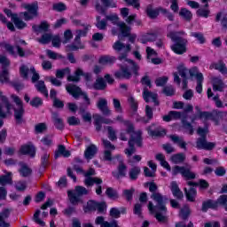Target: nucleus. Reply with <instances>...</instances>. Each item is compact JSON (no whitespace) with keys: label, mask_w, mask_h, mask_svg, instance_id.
I'll use <instances>...</instances> for the list:
<instances>
[{"label":"nucleus","mask_w":227,"mask_h":227,"mask_svg":"<svg viewBox=\"0 0 227 227\" xmlns=\"http://www.w3.org/2000/svg\"><path fill=\"white\" fill-rule=\"evenodd\" d=\"M12 100H13L14 104H16L18 108L13 107V105L8 99V97L3 95V91L0 90V118H6L7 114L12 113V109L14 111V120L16 125H22L24 123V114H26V109H24V103L22 99L15 94L11 95ZM6 109V113L3 111V109Z\"/></svg>","instance_id":"obj_1"},{"label":"nucleus","mask_w":227,"mask_h":227,"mask_svg":"<svg viewBox=\"0 0 227 227\" xmlns=\"http://www.w3.org/2000/svg\"><path fill=\"white\" fill-rule=\"evenodd\" d=\"M129 53L126 51L121 53L118 57L119 61H126L129 65H121L120 70L115 71L114 77L118 81L125 79L129 81L132 78V75L135 77L139 76V65L136 63L133 59H128Z\"/></svg>","instance_id":"obj_2"},{"label":"nucleus","mask_w":227,"mask_h":227,"mask_svg":"<svg viewBox=\"0 0 227 227\" xmlns=\"http://www.w3.org/2000/svg\"><path fill=\"white\" fill-rule=\"evenodd\" d=\"M180 35H184V32H169L167 36L170 38L173 43L170 46L171 51L177 54V56H182V54H185L187 52V39L180 36Z\"/></svg>","instance_id":"obj_3"},{"label":"nucleus","mask_w":227,"mask_h":227,"mask_svg":"<svg viewBox=\"0 0 227 227\" xmlns=\"http://www.w3.org/2000/svg\"><path fill=\"white\" fill-rule=\"evenodd\" d=\"M145 187H149V192L151 194V200L157 203L156 207L160 210V212H163V214L168 213V207H166V203H168V197L161 195L160 192H157L159 190V186L155 182H147L145 184Z\"/></svg>","instance_id":"obj_4"},{"label":"nucleus","mask_w":227,"mask_h":227,"mask_svg":"<svg viewBox=\"0 0 227 227\" xmlns=\"http://www.w3.org/2000/svg\"><path fill=\"white\" fill-rule=\"evenodd\" d=\"M197 134L200 136L197 139L196 148L197 150H206L207 152H212L214 148H215V142H208L207 141V134H208V127L205 126L204 128L199 127L197 129Z\"/></svg>","instance_id":"obj_5"},{"label":"nucleus","mask_w":227,"mask_h":227,"mask_svg":"<svg viewBox=\"0 0 227 227\" xmlns=\"http://www.w3.org/2000/svg\"><path fill=\"white\" fill-rule=\"evenodd\" d=\"M0 82L2 84H10L12 81H10V65L12 62L10 59L4 55H0Z\"/></svg>","instance_id":"obj_6"},{"label":"nucleus","mask_w":227,"mask_h":227,"mask_svg":"<svg viewBox=\"0 0 227 227\" xmlns=\"http://www.w3.org/2000/svg\"><path fill=\"white\" fill-rule=\"evenodd\" d=\"M75 192L73 191H67V198L71 203V205H79V203H84L81 196H88L90 192L84 186H75L74 188Z\"/></svg>","instance_id":"obj_7"},{"label":"nucleus","mask_w":227,"mask_h":227,"mask_svg":"<svg viewBox=\"0 0 227 227\" xmlns=\"http://www.w3.org/2000/svg\"><path fill=\"white\" fill-rule=\"evenodd\" d=\"M98 212V214H104L107 210V204L106 201L98 202L97 200H90L87 201V205L83 206L84 214L90 212Z\"/></svg>","instance_id":"obj_8"},{"label":"nucleus","mask_w":227,"mask_h":227,"mask_svg":"<svg viewBox=\"0 0 227 227\" xmlns=\"http://www.w3.org/2000/svg\"><path fill=\"white\" fill-rule=\"evenodd\" d=\"M179 174L185 180H194L196 178V174L191 171V168L176 165L172 168V176H176Z\"/></svg>","instance_id":"obj_9"},{"label":"nucleus","mask_w":227,"mask_h":227,"mask_svg":"<svg viewBox=\"0 0 227 227\" xmlns=\"http://www.w3.org/2000/svg\"><path fill=\"white\" fill-rule=\"evenodd\" d=\"M24 8L26 11H27L23 12L24 20L27 22L33 20L35 17H38V2L27 4H25Z\"/></svg>","instance_id":"obj_10"},{"label":"nucleus","mask_w":227,"mask_h":227,"mask_svg":"<svg viewBox=\"0 0 227 227\" xmlns=\"http://www.w3.org/2000/svg\"><path fill=\"white\" fill-rule=\"evenodd\" d=\"M195 109L198 112L197 114L199 120H213V121H217L219 118H223V116H224V113L221 111H216L215 115H214L211 112H202L199 106H196Z\"/></svg>","instance_id":"obj_11"},{"label":"nucleus","mask_w":227,"mask_h":227,"mask_svg":"<svg viewBox=\"0 0 227 227\" xmlns=\"http://www.w3.org/2000/svg\"><path fill=\"white\" fill-rule=\"evenodd\" d=\"M95 175V168H90L87 170L85 173L86 179L84 180V184L86 187H93L95 184H103L104 181H102L101 178L98 177H92Z\"/></svg>","instance_id":"obj_12"},{"label":"nucleus","mask_w":227,"mask_h":227,"mask_svg":"<svg viewBox=\"0 0 227 227\" xmlns=\"http://www.w3.org/2000/svg\"><path fill=\"white\" fill-rule=\"evenodd\" d=\"M145 13L149 19H152L153 20L157 19L160 13L166 14L168 13V9H165L163 7H156L153 9V4H148L145 8Z\"/></svg>","instance_id":"obj_13"},{"label":"nucleus","mask_w":227,"mask_h":227,"mask_svg":"<svg viewBox=\"0 0 227 227\" xmlns=\"http://www.w3.org/2000/svg\"><path fill=\"white\" fill-rule=\"evenodd\" d=\"M101 4L99 3L96 4L95 8L96 11L101 15H106V8H117L118 4L114 0H101Z\"/></svg>","instance_id":"obj_14"},{"label":"nucleus","mask_w":227,"mask_h":227,"mask_svg":"<svg viewBox=\"0 0 227 227\" xmlns=\"http://www.w3.org/2000/svg\"><path fill=\"white\" fill-rule=\"evenodd\" d=\"M81 77H84L87 82L91 81V75H90L89 73H84V71L79 67L74 71V75L69 74L67 76V81L68 82H79Z\"/></svg>","instance_id":"obj_15"},{"label":"nucleus","mask_w":227,"mask_h":227,"mask_svg":"<svg viewBox=\"0 0 227 227\" xmlns=\"http://www.w3.org/2000/svg\"><path fill=\"white\" fill-rule=\"evenodd\" d=\"M136 137L134 135H131L129 137V140L128 142L129 148H136V145L138 148H141L143 146V131L141 129H138L137 132L135 133Z\"/></svg>","instance_id":"obj_16"},{"label":"nucleus","mask_w":227,"mask_h":227,"mask_svg":"<svg viewBox=\"0 0 227 227\" xmlns=\"http://www.w3.org/2000/svg\"><path fill=\"white\" fill-rule=\"evenodd\" d=\"M147 208H148L149 212H151V214H155L154 217L158 221V223H163L164 224H166V223H168V216L162 215V213H160V212H157L155 210L157 208V205L154 206L153 202L149 201V203L147 205Z\"/></svg>","instance_id":"obj_17"},{"label":"nucleus","mask_w":227,"mask_h":227,"mask_svg":"<svg viewBox=\"0 0 227 227\" xmlns=\"http://www.w3.org/2000/svg\"><path fill=\"white\" fill-rule=\"evenodd\" d=\"M143 98L147 104L150 102V98H152L154 106H160V101H159V95L148 90V88L146 87L144 88Z\"/></svg>","instance_id":"obj_18"},{"label":"nucleus","mask_w":227,"mask_h":227,"mask_svg":"<svg viewBox=\"0 0 227 227\" xmlns=\"http://www.w3.org/2000/svg\"><path fill=\"white\" fill-rule=\"evenodd\" d=\"M90 105H88V103H81L79 106V114L82 115V118L85 123H91V113L87 112L88 107H90Z\"/></svg>","instance_id":"obj_19"},{"label":"nucleus","mask_w":227,"mask_h":227,"mask_svg":"<svg viewBox=\"0 0 227 227\" xmlns=\"http://www.w3.org/2000/svg\"><path fill=\"white\" fill-rule=\"evenodd\" d=\"M20 152L21 155H30V157H35L36 155V148L31 142L21 145Z\"/></svg>","instance_id":"obj_20"},{"label":"nucleus","mask_w":227,"mask_h":227,"mask_svg":"<svg viewBox=\"0 0 227 227\" xmlns=\"http://www.w3.org/2000/svg\"><path fill=\"white\" fill-rule=\"evenodd\" d=\"M112 176L116 180H120V178H125L127 176V165L123 163V161L119 162L117 166V172H112Z\"/></svg>","instance_id":"obj_21"},{"label":"nucleus","mask_w":227,"mask_h":227,"mask_svg":"<svg viewBox=\"0 0 227 227\" xmlns=\"http://www.w3.org/2000/svg\"><path fill=\"white\" fill-rule=\"evenodd\" d=\"M66 90L69 95H72V97L75 98V100H77L79 97L82 95V89L75 84H69L66 86Z\"/></svg>","instance_id":"obj_22"},{"label":"nucleus","mask_w":227,"mask_h":227,"mask_svg":"<svg viewBox=\"0 0 227 227\" xmlns=\"http://www.w3.org/2000/svg\"><path fill=\"white\" fill-rule=\"evenodd\" d=\"M97 107L99 109V111H101L104 116L111 115V111L109 106H107V99L100 98L97 103Z\"/></svg>","instance_id":"obj_23"},{"label":"nucleus","mask_w":227,"mask_h":227,"mask_svg":"<svg viewBox=\"0 0 227 227\" xmlns=\"http://www.w3.org/2000/svg\"><path fill=\"white\" fill-rule=\"evenodd\" d=\"M170 191L174 198L179 200H184V192L180 190V187L178 186V184L176 183V181H172L170 183Z\"/></svg>","instance_id":"obj_24"},{"label":"nucleus","mask_w":227,"mask_h":227,"mask_svg":"<svg viewBox=\"0 0 227 227\" xmlns=\"http://www.w3.org/2000/svg\"><path fill=\"white\" fill-rule=\"evenodd\" d=\"M72 153L70 151L67 150V146L65 145H59L58 149L54 153V159H59V157H65L68 159Z\"/></svg>","instance_id":"obj_25"},{"label":"nucleus","mask_w":227,"mask_h":227,"mask_svg":"<svg viewBox=\"0 0 227 227\" xmlns=\"http://www.w3.org/2000/svg\"><path fill=\"white\" fill-rule=\"evenodd\" d=\"M95 224L100 227H119L116 221L107 222L104 216H97L95 219Z\"/></svg>","instance_id":"obj_26"},{"label":"nucleus","mask_w":227,"mask_h":227,"mask_svg":"<svg viewBox=\"0 0 227 227\" xmlns=\"http://www.w3.org/2000/svg\"><path fill=\"white\" fill-rule=\"evenodd\" d=\"M51 120L57 130H65V122L63 121V119L59 117V114L53 113L51 115Z\"/></svg>","instance_id":"obj_27"},{"label":"nucleus","mask_w":227,"mask_h":227,"mask_svg":"<svg viewBox=\"0 0 227 227\" xmlns=\"http://www.w3.org/2000/svg\"><path fill=\"white\" fill-rule=\"evenodd\" d=\"M147 134L151 136V137H164L168 134V130L166 129H152V126L147 127L146 129Z\"/></svg>","instance_id":"obj_28"},{"label":"nucleus","mask_w":227,"mask_h":227,"mask_svg":"<svg viewBox=\"0 0 227 227\" xmlns=\"http://www.w3.org/2000/svg\"><path fill=\"white\" fill-rule=\"evenodd\" d=\"M98 152V148H97V145L90 144L84 151V157L87 160H91Z\"/></svg>","instance_id":"obj_29"},{"label":"nucleus","mask_w":227,"mask_h":227,"mask_svg":"<svg viewBox=\"0 0 227 227\" xmlns=\"http://www.w3.org/2000/svg\"><path fill=\"white\" fill-rule=\"evenodd\" d=\"M49 27H51V25L45 20L41 21L39 25H33L32 29L35 31V33H47L49 31Z\"/></svg>","instance_id":"obj_30"},{"label":"nucleus","mask_w":227,"mask_h":227,"mask_svg":"<svg viewBox=\"0 0 227 227\" xmlns=\"http://www.w3.org/2000/svg\"><path fill=\"white\" fill-rule=\"evenodd\" d=\"M139 175H141V167L134 166L129 170V178L131 182H136L137 178H139Z\"/></svg>","instance_id":"obj_31"},{"label":"nucleus","mask_w":227,"mask_h":227,"mask_svg":"<svg viewBox=\"0 0 227 227\" xmlns=\"http://www.w3.org/2000/svg\"><path fill=\"white\" fill-rule=\"evenodd\" d=\"M184 194L187 201H190L191 203H194V201H196V196L198 195V191L194 187H191L189 191H187V188H184Z\"/></svg>","instance_id":"obj_32"},{"label":"nucleus","mask_w":227,"mask_h":227,"mask_svg":"<svg viewBox=\"0 0 227 227\" xmlns=\"http://www.w3.org/2000/svg\"><path fill=\"white\" fill-rule=\"evenodd\" d=\"M92 88L97 91H104V90L107 88V82H106V80H104L103 77H99L93 83Z\"/></svg>","instance_id":"obj_33"},{"label":"nucleus","mask_w":227,"mask_h":227,"mask_svg":"<svg viewBox=\"0 0 227 227\" xmlns=\"http://www.w3.org/2000/svg\"><path fill=\"white\" fill-rule=\"evenodd\" d=\"M215 68V70H218L223 75L227 74V67L226 64L223 60H219L218 63H213L210 65V69Z\"/></svg>","instance_id":"obj_34"},{"label":"nucleus","mask_w":227,"mask_h":227,"mask_svg":"<svg viewBox=\"0 0 227 227\" xmlns=\"http://www.w3.org/2000/svg\"><path fill=\"white\" fill-rule=\"evenodd\" d=\"M49 159H51V154H49L47 153H44L41 156V167L39 168L40 173H42V171H45V169H47V167H49L51 165Z\"/></svg>","instance_id":"obj_35"},{"label":"nucleus","mask_w":227,"mask_h":227,"mask_svg":"<svg viewBox=\"0 0 227 227\" xmlns=\"http://www.w3.org/2000/svg\"><path fill=\"white\" fill-rule=\"evenodd\" d=\"M10 217V209L4 208L2 212H0V227H10V223H6L4 219H8Z\"/></svg>","instance_id":"obj_36"},{"label":"nucleus","mask_w":227,"mask_h":227,"mask_svg":"<svg viewBox=\"0 0 227 227\" xmlns=\"http://www.w3.org/2000/svg\"><path fill=\"white\" fill-rule=\"evenodd\" d=\"M35 87L37 90V91H39V93L44 95L46 98H49V90H47V86H45V82L43 80L38 81Z\"/></svg>","instance_id":"obj_37"},{"label":"nucleus","mask_w":227,"mask_h":227,"mask_svg":"<svg viewBox=\"0 0 227 227\" xmlns=\"http://www.w3.org/2000/svg\"><path fill=\"white\" fill-rule=\"evenodd\" d=\"M35 87L37 90V91H39V93L44 95L46 98H49V90H47V86H45V82L43 80L38 81Z\"/></svg>","instance_id":"obj_38"},{"label":"nucleus","mask_w":227,"mask_h":227,"mask_svg":"<svg viewBox=\"0 0 227 227\" xmlns=\"http://www.w3.org/2000/svg\"><path fill=\"white\" fill-rule=\"evenodd\" d=\"M169 138L176 145H178L179 148H182V150H187V143L185 141H184V138H182L176 135H170Z\"/></svg>","instance_id":"obj_39"},{"label":"nucleus","mask_w":227,"mask_h":227,"mask_svg":"<svg viewBox=\"0 0 227 227\" xmlns=\"http://www.w3.org/2000/svg\"><path fill=\"white\" fill-rule=\"evenodd\" d=\"M179 17L184 19L186 22H191V20H192V12L185 7H182L179 11Z\"/></svg>","instance_id":"obj_40"},{"label":"nucleus","mask_w":227,"mask_h":227,"mask_svg":"<svg viewBox=\"0 0 227 227\" xmlns=\"http://www.w3.org/2000/svg\"><path fill=\"white\" fill-rule=\"evenodd\" d=\"M213 90L214 91H224V82L221 78H213Z\"/></svg>","instance_id":"obj_41"},{"label":"nucleus","mask_w":227,"mask_h":227,"mask_svg":"<svg viewBox=\"0 0 227 227\" xmlns=\"http://www.w3.org/2000/svg\"><path fill=\"white\" fill-rule=\"evenodd\" d=\"M12 172H6V175L0 176V185H10L13 184V178L12 177Z\"/></svg>","instance_id":"obj_42"},{"label":"nucleus","mask_w":227,"mask_h":227,"mask_svg":"<svg viewBox=\"0 0 227 227\" xmlns=\"http://www.w3.org/2000/svg\"><path fill=\"white\" fill-rule=\"evenodd\" d=\"M182 127L184 129V130H188L190 136H192L194 134V127L191 122L187 121V115H184L181 120Z\"/></svg>","instance_id":"obj_43"},{"label":"nucleus","mask_w":227,"mask_h":227,"mask_svg":"<svg viewBox=\"0 0 227 227\" xmlns=\"http://www.w3.org/2000/svg\"><path fill=\"white\" fill-rule=\"evenodd\" d=\"M215 20V22H221L222 29H227V15L224 14L223 16V12H219L216 13Z\"/></svg>","instance_id":"obj_44"},{"label":"nucleus","mask_w":227,"mask_h":227,"mask_svg":"<svg viewBox=\"0 0 227 227\" xmlns=\"http://www.w3.org/2000/svg\"><path fill=\"white\" fill-rule=\"evenodd\" d=\"M116 61V58L109 55H103L98 59L99 65H113Z\"/></svg>","instance_id":"obj_45"},{"label":"nucleus","mask_w":227,"mask_h":227,"mask_svg":"<svg viewBox=\"0 0 227 227\" xmlns=\"http://www.w3.org/2000/svg\"><path fill=\"white\" fill-rule=\"evenodd\" d=\"M117 26L120 28L121 35L124 38H127V36H129V34L130 33L132 28H130V27L125 24V22H119Z\"/></svg>","instance_id":"obj_46"},{"label":"nucleus","mask_w":227,"mask_h":227,"mask_svg":"<svg viewBox=\"0 0 227 227\" xmlns=\"http://www.w3.org/2000/svg\"><path fill=\"white\" fill-rule=\"evenodd\" d=\"M170 160L174 164H182V162H185V154L184 153L173 154Z\"/></svg>","instance_id":"obj_47"},{"label":"nucleus","mask_w":227,"mask_h":227,"mask_svg":"<svg viewBox=\"0 0 227 227\" xmlns=\"http://www.w3.org/2000/svg\"><path fill=\"white\" fill-rule=\"evenodd\" d=\"M191 216V207L188 206H184L179 211V217L182 218L183 221H187Z\"/></svg>","instance_id":"obj_48"},{"label":"nucleus","mask_w":227,"mask_h":227,"mask_svg":"<svg viewBox=\"0 0 227 227\" xmlns=\"http://www.w3.org/2000/svg\"><path fill=\"white\" fill-rule=\"evenodd\" d=\"M134 192H136V189H125L122 191V198H125L126 201H132L134 200Z\"/></svg>","instance_id":"obj_49"},{"label":"nucleus","mask_w":227,"mask_h":227,"mask_svg":"<svg viewBox=\"0 0 227 227\" xmlns=\"http://www.w3.org/2000/svg\"><path fill=\"white\" fill-rule=\"evenodd\" d=\"M19 173L23 178H27V176H29L31 173H33V170L31 169V168H28L27 165L22 164L19 170Z\"/></svg>","instance_id":"obj_50"},{"label":"nucleus","mask_w":227,"mask_h":227,"mask_svg":"<svg viewBox=\"0 0 227 227\" xmlns=\"http://www.w3.org/2000/svg\"><path fill=\"white\" fill-rule=\"evenodd\" d=\"M106 195L109 200H118L120 198V194L117 190H114L113 187H108L106 190Z\"/></svg>","instance_id":"obj_51"},{"label":"nucleus","mask_w":227,"mask_h":227,"mask_svg":"<svg viewBox=\"0 0 227 227\" xmlns=\"http://www.w3.org/2000/svg\"><path fill=\"white\" fill-rule=\"evenodd\" d=\"M96 27L100 31H106L107 29V20H101L100 16L96 17Z\"/></svg>","instance_id":"obj_52"},{"label":"nucleus","mask_w":227,"mask_h":227,"mask_svg":"<svg viewBox=\"0 0 227 227\" xmlns=\"http://www.w3.org/2000/svg\"><path fill=\"white\" fill-rule=\"evenodd\" d=\"M12 22L17 29L22 30L27 27V23L24 22L19 16L17 18H12Z\"/></svg>","instance_id":"obj_53"},{"label":"nucleus","mask_w":227,"mask_h":227,"mask_svg":"<svg viewBox=\"0 0 227 227\" xmlns=\"http://www.w3.org/2000/svg\"><path fill=\"white\" fill-rule=\"evenodd\" d=\"M124 126L127 128L126 129L127 134H134V136L136 137V132H137V130L136 131V127H134V123H132L129 120H126L124 121Z\"/></svg>","instance_id":"obj_54"},{"label":"nucleus","mask_w":227,"mask_h":227,"mask_svg":"<svg viewBox=\"0 0 227 227\" xmlns=\"http://www.w3.org/2000/svg\"><path fill=\"white\" fill-rule=\"evenodd\" d=\"M29 104L32 107L38 109V107H42V106H43V99H42L40 97H35L32 98Z\"/></svg>","instance_id":"obj_55"},{"label":"nucleus","mask_w":227,"mask_h":227,"mask_svg":"<svg viewBox=\"0 0 227 227\" xmlns=\"http://www.w3.org/2000/svg\"><path fill=\"white\" fill-rule=\"evenodd\" d=\"M65 75H70V67H65L62 69L56 70V77L57 79H63Z\"/></svg>","instance_id":"obj_56"},{"label":"nucleus","mask_w":227,"mask_h":227,"mask_svg":"<svg viewBox=\"0 0 227 227\" xmlns=\"http://www.w3.org/2000/svg\"><path fill=\"white\" fill-rule=\"evenodd\" d=\"M197 85L195 87L196 91L200 95L203 93V81H205V77L201 74H198Z\"/></svg>","instance_id":"obj_57"},{"label":"nucleus","mask_w":227,"mask_h":227,"mask_svg":"<svg viewBox=\"0 0 227 227\" xmlns=\"http://www.w3.org/2000/svg\"><path fill=\"white\" fill-rule=\"evenodd\" d=\"M197 17H202L203 19H208L210 17V9L199 8L196 12Z\"/></svg>","instance_id":"obj_58"},{"label":"nucleus","mask_w":227,"mask_h":227,"mask_svg":"<svg viewBox=\"0 0 227 227\" xmlns=\"http://www.w3.org/2000/svg\"><path fill=\"white\" fill-rule=\"evenodd\" d=\"M14 187L19 192H24L27 189V183L26 181H17Z\"/></svg>","instance_id":"obj_59"},{"label":"nucleus","mask_w":227,"mask_h":227,"mask_svg":"<svg viewBox=\"0 0 227 227\" xmlns=\"http://www.w3.org/2000/svg\"><path fill=\"white\" fill-rule=\"evenodd\" d=\"M191 36L193 38H196L201 45L207 42V39H205V35H203V33L201 32H192Z\"/></svg>","instance_id":"obj_60"},{"label":"nucleus","mask_w":227,"mask_h":227,"mask_svg":"<svg viewBox=\"0 0 227 227\" xmlns=\"http://www.w3.org/2000/svg\"><path fill=\"white\" fill-rule=\"evenodd\" d=\"M128 103L129 104L130 109H132L134 113H137V109H139V104L136 98H134V97H129L128 98Z\"/></svg>","instance_id":"obj_61"},{"label":"nucleus","mask_w":227,"mask_h":227,"mask_svg":"<svg viewBox=\"0 0 227 227\" xmlns=\"http://www.w3.org/2000/svg\"><path fill=\"white\" fill-rule=\"evenodd\" d=\"M52 10L54 12H66L67 4H65L63 2H59L57 4H53Z\"/></svg>","instance_id":"obj_62"},{"label":"nucleus","mask_w":227,"mask_h":227,"mask_svg":"<svg viewBox=\"0 0 227 227\" xmlns=\"http://www.w3.org/2000/svg\"><path fill=\"white\" fill-rule=\"evenodd\" d=\"M168 81H169L168 76H161L157 78L154 82L158 88H160L162 86H166V84H168Z\"/></svg>","instance_id":"obj_63"},{"label":"nucleus","mask_w":227,"mask_h":227,"mask_svg":"<svg viewBox=\"0 0 227 227\" xmlns=\"http://www.w3.org/2000/svg\"><path fill=\"white\" fill-rule=\"evenodd\" d=\"M20 74L23 79H27V77H29V67L26 65H22L20 67Z\"/></svg>","instance_id":"obj_64"}]
</instances>
